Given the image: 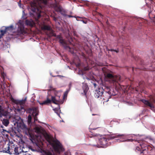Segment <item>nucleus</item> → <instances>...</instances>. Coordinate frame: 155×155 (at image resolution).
I'll use <instances>...</instances> for the list:
<instances>
[{
    "instance_id": "nucleus-26",
    "label": "nucleus",
    "mask_w": 155,
    "mask_h": 155,
    "mask_svg": "<svg viewBox=\"0 0 155 155\" xmlns=\"http://www.w3.org/2000/svg\"><path fill=\"white\" fill-rule=\"evenodd\" d=\"M6 33V31L5 30H1L0 31V39Z\"/></svg>"
},
{
    "instance_id": "nucleus-32",
    "label": "nucleus",
    "mask_w": 155,
    "mask_h": 155,
    "mask_svg": "<svg viewBox=\"0 0 155 155\" xmlns=\"http://www.w3.org/2000/svg\"><path fill=\"white\" fill-rule=\"evenodd\" d=\"M39 2L45 5L47 4L48 0H39Z\"/></svg>"
},
{
    "instance_id": "nucleus-45",
    "label": "nucleus",
    "mask_w": 155,
    "mask_h": 155,
    "mask_svg": "<svg viewBox=\"0 0 155 155\" xmlns=\"http://www.w3.org/2000/svg\"><path fill=\"white\" fill-rule=\"evenodd\" d=\"M93 135H94V136H97V135L96 134H93Z\"/></svg>"
},
{
    "instance_id": "nucleus-44",
    "label": "nucleus",
    "mask_w": 155,
    "mask_h": 155,
    "mask_svg": "<svg viewBox=\"0 0 155 155\" xmlns=\"http://www.w3.org/2000/svg\"><path fill=\"white\" fill-rule=\"evenodd\" d=\"M99 15L101 17H103V15L100 13L99 14Z\"/></svg>"
},
{
    "instance_id": "nucleus-30",
    "label": "nucleus",
    "mask_w": 155,
    "mask_h": 155,
    "mask_svg": "<svg viewBox=\"0 0 155 155\" xmlns=\"http://www.w3.org/2000/svg\"><path fill=\"white\" fill-rule=\"evenodd\" d=\"M6 132L7 133H8V132L5 130L3 129V131L2 132V134L3 135H4L6 136L7 137H8V135L7 134H5V133Z\"/></svg>"
},
{
    "instance_id": "nucleus-39",
    "label": "nucleus",
    "mask_w": 155,
    "mask_h": 155,
    "mask_svg": "<svg viewBox=\"0 0 155 155\" xmlns=\"http://www.w3.org/2000/svg\"><path fill=\"white\" fill-rule=\"evenodd\" d=\"M81 20V21H82L83 22V23H84V24H86L87 23V21H84V20Z\"/></svg>"
},
{
    "instance_id": "nucleus-19",
    "label": "nucleus",
    "mask_w": 155,
    "mask_h": 155,
    "mask_svg": "<svg viewBox=\"0 0 155 155\" xmlns=\"http://www.w3.org/2000/svg\"><path fill=\"white\" fill-rule=\"evenodd\" d=\"M25 24L27 25L30 27H33L34 25V23L32 21L28 20H26Z\"/></svg>"
},
{
    "instance_id": "nucleus-34",
    "label": "nucleus",
    "mask_w": 155,
    "mask_h": 155,
    "mask_svg": "<svg viewBox=\"0 0 155 155\" xmlns=\"http://www.w3.org/2000/svg\"><path fill=\"white\" fill-rule=\"evenodd\" d=\"M35 131L37 132L38 133H39L41 132L40 130L38 128H36L35 129Z\"/></svg>"
},
{
    "instance_id": "nucleus-40",
    "label": "nucleus",
    "mask_w": 155,
    "mask_h": 155,
    "mask_svg": "<svg viewBox=\"0 0 155 155\" xmlns=\"http://www.w3.org/2000/svg\"><path fill=\"white\" fill-rule=\"evenodd\" d=\"M80 18V17H78V16L77 17H76V20H77V21H79V20L78 19V18Z\"/></svg>"
},
{
    "instance_id": "nucleus-4",
    "label": "nucleus",
    "mask_w": 155,
    "mask_h": 155,
    "mask_svg": "<svg viewBox=\"0 0 155 155\" xmlns=\"http://www.w3.org/2000/svg\"><path fill=\"white\" fill-rule=\"evenodd\" d=\"M11 100L14 101L16 104H19L20 106V107H18L17 109V110L19 112H20L22 110H23V111L25 112V102L26 100V98H25L24 99L21 100H17L16 101L14 100V99L12 98Z\"/></svg>"
},
{
    "instance_id": "nucleus-47",
    "label": "nucleus",
    "mask_w": 155,
    "mask_h": 155,
    "mask_svg": "<svg viewBox=\"0 0 155 155\" xmlns=\"http://www.w3.org/2000/svg\"><path fill=\"white\" fill-rule=\"evenodd\" d=\"M52 76L53 77L58 76V75H55V76L52 75Z\"/></svg>"
},
{
    "instance_id": "nucleus-46",
    "label": "nucleus",
    "mask_w": 155,
    "mask_h": 155,
    "mask_svg": "<svg viewBox=\"0 0 155 155\" xmlns=\"http://www.w3.org/2000/svg\"><path fill=\"white\" fill-rule=\"evenodd\" d=\"M94 85L95 87H96V86L97 85V84H96L94 83Z\"/></svg>"
},
{
    "instance_id": "nucleus-48",
    "label": "nucleus",
    "mask_w": 155,
    "mask_h": 155,
    "mask_svg": "<svg viewBox=\"0 0 155 155\" xmlns=\"http://www.w3.org/2000/svg\"><path fill=\"white\" fill-rule=\"evenodd\" d=\"M139 86L140 87V82L139 83Z\"/></svg>"
},
{
    "instance_id": "nucleus-28",
    "label": "nucleus",
    "mask_w": 155,
    "mask_h": 155,
    "mask_svg": "<svg viewBox=\"0 0 155 155\" xmlns=\"http://www.w3.org/2000/svg\"><path fill=\"white\" fill-rule=\"evenodd\" d=\"M51 101L54 103L55 104H58V101L56 100L55 97H54L52 96H51Z\"/></svg>"
},
{
    "instance_id": "nucleus-6",
    "label": "nucleus",
    "mask_w": 155,
    "mask_h": 155,
    "mask_svg": "<svg viewBox=\"0 0 155 155\" xmlns=\"http://www.w3.org/2000/svg\"><path fill=\"white\" fill-rule=\"evenodd\" d=\"M106 77L109 79H111L114 83H119L121 82L120 76V75H113L110 73H107Z\"/></svg>"
},
{
    "instance_id": "nucleus-36",
    "label": "nucleus",
    "mask_w": 155,
    "mask_h": 155,
    "mask_svg": "<svg viewBox=\"0 0 155 155\" xmlns=\"http://www.w3.org/2000/svg\"><path fill=\"white\" fill-rule=\"evenodd\" d=\"M73 33L74 36H77V32L76 31H73Z\"/></svg>"
},
{
    "instance_id": "nucleus-21",
    "label": "nucleus",
    "mask_w": 155,
    "mask_h": 155,
    "mask_svg": "<svg viewBox=\"0 0 155 155\" xmlns=\"http://www.w3.org/2000/svg\"><path fill=\"white\" fill-rule=\"evenodd\" d=\"M143 148H141L140 147V146H136V148L135 149V151L137 152H140V155H143V153H140L142 152V150H143Z\"/></svg>"
},
{
    "instance_id": "nucleus-24",
    "label": "nucleus",
    "mask_w": 155,
    "mask_h": 155,
    "mask_svg": "<svg viewBox=\"0 0 155 155\" xmlns=\"http://www.w3.org/2000/svg\"><path fill=\"white\" fill-rule=\"evenodd\" d=\"M13 26L12 25H11L9 26L6 27L5 30L6 31V32L8 31H12L13 30Z\"/></svg>"
},
{
    "instance_id": "nucleus-11",
    "label": "nucleus",
    "mask_w": 155,
    "mask_h": 155,
    "mask_svg": "<svg viewBox=\"0 0 155 155\" xmlns=\"http://www.w3.org/2000/svg\"><path fill=\"white\" fill-rule=\"evenodd\" d=\"M59 12L63 16L65 17L67 15V12L62 6L59 5Z\"/></svg>"
},
{
    "instance_id": "nucleus-29",
    "label": "nucleus",
    "mask_w": 155,
    "mask_h": 155,
    "mask_svg": "<svg viewBox=\"0 0 155 155\" xmlns=\"http://www.w3.org/2000/svg\"><path fill=\"white\" fill-rule=\"evenodd\" d=\"M44 153L45 155H55L53 154L52 153L49 151H45Z\"/></svg>"
},
{
    "instance_id": "nucleus-7",
    "label": "nucleus",
    "mask_w": 155,
    "mask_h": 155,
    "mask_svg": "<svg viewBox=\"0 0 155 155\" xmlns=\"http://www.w3.org/2000/svg\"><path fill=\"white\" fill-rule=\"evenodd\" d=\"M141 101L147 107H149L150 108L153 110L154 108V107L152 104L153 102H155V100L154 98H153L151 102H150L149 101L146 100L144 99H142Z\"/></svg>"
},
{
    "instance_id": "nucleus-33",
    "label": "nucleus",
    "mask_w": 155,
    "mask_h": 155,
    "mask_svg": "<svg viewBox=\"0 0 155 155\" xmlns=\"http://www.w3.org/2000/svg\"><path fill=\"white\" fill-rule=\"evenodd\" d=\"M54 110L58 115V109L57 108H55L53 109Z\"/></svg>"
},
{
    "instance_id": "nucleus-15",
    "label": "nucleus",
    "mask_w": 155,
    "mask_h": 155,
    "mask_svg": "<svg viewBox=\"0 0 155 155\" xmlns=\"http://www.w3.org/2000/svg\"><path fill=\"white\" fill-rule=\"evenodd\" d=\"M18 31L20 34H23L25 32L24 27L23 25H21L18 27Z\"/></svg>"
},
{
    "instance_id": "nucleus-13",
    "label": "nucleus",
    "mask_w": 155,
    "mask_h": 155,
    "mask_svg": "<svg viewBox=\"0 0 155 155\" xmlns=\"http://www.w3.org/2000/svg\"><path fill=\"white\" fill-rule=\"evenodd\" d=\"M69 90H67L64 93L63 97L62 100H59V104H62L64 101L67 99L68 94L69 92Z\"/></svg>"
},
{
    "instance_id": "nucleus-14",
    "label": "nucleus",
    "mask_w": 155,
    "mask_h": 155,
    "mask_svg": "<svg viewBox=\"0 0 155 155\" xmlns=\"http://www.w3.org/2000/svg\"><path fill=\"white\" fill-rule=\"evenodd\" d=\"M43 146V144L42 142L36 143L35 145V148L39 151L42 150Z\"/></svg>"
},
{
    "instance_id": "nucleus-17",
    "label": "nucleus",
    "mask_w": 155,
    "mask_h": 155,
    "mask_svg": "<svg viewBox=\"0 0 155 155\" xmlns=\"http://www.w3.org/2000/svg\"><path fill=\"white\" fill-rule=\"evenodd\" d=\"M8 112L2 109L1 106H0V117H2V116H6L8 115Z\"/></svg>"
},
{
    "instance_id": "nucleus-50",
    "label": "nucleus",
    "mask_w": 155,
    "mask_h": 155,
    "mask_svg": "<svg viewBox=\"0 0 155 155\" xmlns=\"http://www.w3.org/2000/svg\"><path fill=\"white\" fill-rule=\"evenodd\" d=\"M97 115V114H92V115H93V116H94V115Z\"/></svg>"
},
{
    "instance_id": "nucleus-41",
    "label": "nucleus",
    "mask_w": 155,
    "mask_h": 155,
    "mask_svg": "<svg viewBox=\"0 0 155 155\" xmlns=\"http://www.w3.org/2000/svg\"><path fill=\"white\" fill-rule=\"evenodd\" d=\"M114 51H115L117 53H118L119 52V51L118 50H114Z\"/></svg>"
},
{
    "instance_id": "nucleus-49",
    "label": "nucleus",
    "mask_w": 155,
    "mask_h": 155,
    "mask_svg": "<svg viewBox=\"0 0 155 155\" xmlns=\"http://www.w3.org/2000/svg\"><path fill=\"white\" fill-rule=\"evenodd\" d=\"M54 20L56 21V18H54Z\"/></svg>"
},
{
    "instance_id": "nucleus-56",
    "label": "nucleus",
    "mask_w": 155,
    "mask_h": 155,
    "mask_svg": "<svg viewBox=\"0 0 155 155\" xmlns=\"http://www.w3.org/2000/svg\"><path fill=\"white\" fill-rule=\"evenodd\" d=\"M64 155H68L65 154Z\"/></svg>"
},
{
    "instance_id": "nucleus-31",
    "label": "nucleus",
    "mask_w": 155,
    "mask_h": 155,
    "mask_svg": "<svg viewBox=\"0 0 155 155\" xmlns=\"http://www.w3.org/2000/svg\"><path fill=\"white\" fill-rule=\"evenodd\" d=\"M31 115H29L28 117V121L29 124H30L31 122Z\"/></svg>"
},
{
    "instance_id": "nucleus-38",
    "label": "nucleus",
    "mask_w": 155,
    "mask_h": 155,
    "mask_svg": "<svg viewBox=\"0 0 155 155\" xmlns=\"http://www.w3.org/2000/svg\"><path fill=\"white\" fill-rule=\"evenodd\" d=\"M65 17H69V18H73V17L75 18V16H72L71 15H67Z\"/></svg>"
},
{
    "instance_id": "nucleus-12",
    "label": "nucleus",
    "mask_w": 155,
    "mask_h": 155,
    "mask_svg": "<svg viewBox=\"0 0 155 155\" xmlns=\"http://www.w3.org/2000/svg\"><path fill=\"white\" fill-rule=\"evenodd\" d=\"M59 42L61 43V45H62L64 48L67 47V42L66 41L61 37L60 35H59Z\"/></svg>"
},
{
    "instance_id": "nucleus-51",
    "label": "nucleus",
    "mask_w": 155,
    "mask_h": 155,
    "mask_svg": "<svg viewBox=\"0 0 155 155\" xmlns=\"http://www.w3.org/2000/svg\"><path fill=\"white\" fill-rule=\"evenodd\" d=\"M136 90L137 91H138V90H137V88H136Z\"/></svg>"
},
{
    "instance_id": "nucleus-1",
    "label": "nucleus",
    "mask_w": 155,
    "mask_h": 155,
    "mask_svg": "<svg viewBox=\"0 0 155 155\" xmlns=\"http://www.w3.org/2000/svg\"><path fill=\"white\" fill-rule=\"evenodd\" d=\"M118 137H120V139L124 140H121V142L132 141L133 140L132 139H127V136L124 134H114L108 136L104 135L102 136L99 139V143L101 145L100 147H105L107 146V142L110 140Z\"/></svg>"
},
{
    "instance_id": "nucleus-5",
    "label": "nucleus",
    "mask_w": 155,
    "mask_h": 155,
    "mask_svg": "<svg viewBox=\"0 0 155 155\" xmlns=\"http://www.w3.org/2000/svg\"><path fill=\"white\" fill-rule=\"evenodd\" d=\"M104 91L105 92L104 93V94L103 95L104 98L103 99L105 101L107 102L108 101L109 99L111 98L112 95H114L113 94H111V90L110 88L108 87H104Z\"/></svg>"
},
{
    "instance_id": "nucleus-3",
    "label": "nucleus",
    "mask_w": 155,
    "mask_h": 155,
    "mask_svg": "<svg viewBox=\"0 0 155 155\" xmlns=\"http://www.w3.org/2000/svg\"><path fill=\"white\" fill-rule=\"evenodd\" d=\"M45 138L49 144L55 150L58 152V141L54 140L53 137L48 135Z\"/></svg>"
},
{
    "instance_id": "nucleus-42",
    "label": "nucleus",
    "mask_w": 155,
    "mask_h": 155,
    "mask_svg": "<svg viewBox=\"0 0 155 155\" xmlns=\"http://www.w3.org/2000/svg\"><path fill=\"white\" fill-rule=\"evenodd\" d=\"M114 50L113 49H111L109 50V51H114Z\"/></svg>"
},
{
    "instance_id": "nucleus-8",
    "label": "nucleus",
    "mask_w": 155,
    "mask_h": 155,
    "mask_svg": "<svg viewBox=\"0 0 155 155\" xmlns=\"http://www.w3.org/2000/svg\"><path fill=\"white\" fill-rule=\"evenodd\" d=\"M104 89L103 87H100L97 90H95L94 96L96 98L101 97L103 95Z\"/></svg>"
},
{
    "instance_id": "nucleus-37",
    "label": "nucleus",
    "mask_w": 155,
    "mask_h": 155,
    "mask_svg": "<svg viewBox=\"0 0 155 155\" xmlns=\"http://www.w3.org/2000/svg\"><path fill=\"white\" fill-rule=\"evenodd\" d=\"M51 36H56V34L54 33L53 31H51V35H50Z\"/></svg>"
},
{
    "instance_id": "nucleus-18",
    "label": "nucleus",
    "mask_w": 155,
    "mask_h": 155,
    "mask_svg": "<svg viewBox=\"0 0 155 155\" xmlns=\"http://www.w3.org/2000/svg\"><path fill=\"white\" fill-rule=\"evenodd\" d=\"M13 147H11L10 148L9 146H8V149L7 150L5 151V152L10 154H13L14 151L13 148L15 147L14 145H13Z\"/></svg>"
},
{
    "instance_id": "nucleus-35",
    "label": "nucleus",
    "mask_w": 155,
    "mask_h": 155,
    "mask_svg": "<svg viewBox=\"0 0 155 155\" xmlns=\"http://www.w3.org/2000/svg\"><path fill=\"white\" fill-rule=\"evenodd\" d=\"M89 69V68L88 66L84 67L83 69L85 71L88 70Z\"/></svg>"
},
{
    "instance_id": "nucleus-10",
    "label": "nucleus",
    "mask_w": 155,
    "mask_h": 155,
    "mask_svg": "<svg viewBox=\"0 0 155 155\" xmlns=\"http://www.w3.org/2000/svg\"><path fill=\"white\" fill-rule=\"evenodd\" d=\"M21 128L23 130V132L27 135L31 136V130L30 129L27 127L24 124L21 125Z\"/></svg>"
},
{
    "instance_id": "nucleus-20",
    "label": "nucleus",
    "mask_w": 155,
    "mask_h": 155,
    "mask_svg": "<svg viewBox=\"0 0 155 155\" xmlns=\"http://www.w3.org/2000/svg\"><path fill=\"white\" fill-rule=\"evenodd\" d=\"M64 149L63 147V145L59 141V154H60V152H63L64 151Z\"/></svg>"
},
{
    "instance_id": "nucleus-54",
    "label": "nucleus",
    "mask_w": 155,
    "mask_h": 155,
    "mask_svg": "<svg viewBox=\"0 0 155 155\" xmlns=\"http://www.w3.org/2000/svg\"><path fill=\"white\" fill-rule=\"evenodd\" d=\"M54 1H55V2H56L55 0H54Z\"/></svg>"
},
{
    "instance_id": "nucleus-16",
    "label": "nucleus",
    "mask_w": 155,
    "mask_h": 155,
    "mask_svg": "<svg viewBox=\"0 0 155 155\" xmlns=\"http://www.w3.org/2000/svg\"><path fill=\"white\" fill-rule=\"evenodd\" d=\"M82 88L84 91V95L86 96L87 93V92L89 89L88 87L87 84H84L83 85Z\"/></svg>"
},
{
    "instance_id": "nucleus-9",
    "label": "nucleus",
    "mask_w": 155,
    "mask_h": 155,
    "mask_svg": "<svg viewBox=\"0 0 155 155\" xmlns=\"http://www.w3.org/2000/svg\"><path fill=\"white\" fill-rule=\"evenodd\" d=\"M29 110L33 111L32 115L34 117L35 121H37L38 120L37 116L38 114V108L37 107H32V108H30Z\"/></svg>"
},
{
    "instance_id": "nucleus-23",
    "label": "nucleus",
    "mask_w": 155,
    "mask_h": 155,
    "mask_svg": "<svg viewBox=\"0 0 155 155\" xmlns=\"http://www.w3.org/2000/svg\"><path fill=\"white\" fill-rule=\"evenodd\" d=\"M42 29L43 30H47L50 31L51 29V27L49 25H44L42 27Z\"/></svg>"
},
{
    "instance_id": "nucleus-53",
    "label": "nucleus",
    "mask_w": 155,
    "mask_h": 155,
    "mask_svg": "<svg viewBox=\"0 0 155 155\" xmlns=\"http://www.w3.org/2000/svg\"><path fill=\"white\" fill-rule=\"evenodd\" d=\"M58 116H59V117L60 118H61V117H60V114H59Z\"/></svg>"
},
{
    "instance_id": "nucleus-2",
    "label": "nucleus",
    "mask_w": 155,
    "mask_h": 155,
    "mask_svg": "<svg viewBox=\"0 0 155 155\" xmlns=\"http://www.w3.org/2000/svg\"><path fill=\"white\" fill-rule=\"evenodd\" d=\"M31 10L32 13L30 12L31 16H32L35 20L38 21L41 16L44 15V13L41 11L42 6L38 3L37 5L35 3H34L31 4Z\"/></svg>"
},
{
    "instance_id": "nucleus-43",
    "label": "nucleus",
    "mask_w": 155,
    "mask_h": 155,
    "mask_svg": "<svg viewBox=\"0 0 155 155\" xmlns=\"http://www.w3.org/2000/svg\"><path fill=\"white\" fill-rule=\"evenodd\" d=\"M58 77H59L60 78H61V77H64V76H61V75H59Z\"/></svg>"
},
{
    "instance_id": "nucleus-22",
    "label": "nucleus",
    "mask_w": 155,
    "mask_h": 155,
    "mask_svg": "<svg viewBox=\"0 0 155 155\" xmlns=\"http://www.w3.org/2000/svg\"><path fill=\"white\" fill-rule=\"evenodd\" d=\"M51 101L50 99L48 98L46 100L44 101L42 103H40V104L42 105L47 104H48L50 103Z\"/></svg>"
},
{
    "instance_id": "nucleus-25",
    "label": "nucleus",
    "mask_w": 155,
    "mask_h": 155,
    "mask_svg": "<svg viewBox=\"0 0 155 155\" xmlns=\"http://www.w3.org/2000/svg\"><path fill=\"white\" fill-rule=\"evenodd\" d=\"M2 123L5 126H7L9 124V120L7 119H4L2 121Z\"/></svg>"
},
{
    "instance_id": "nucleus-55",
    "label": "nucleus",
    "mask_w": 155,
    "mask_h": 155,
    "mask_svg": "<svg viewBox=\"0 0 155 155\" xmlns=\"http://www.w3.org/2000/svg\"><path fill=\"white\" fill-rule=\"evenodd\" d=\"M24 155H27L26 154H24Z\"/></svg>"
},
{
    "instance_id": "nucleus-52",
    "label": "nucleus",
    "mask_w": 155,
    "mask_h": 155,
    "mask_svg": "<svg viewBox=\"0 0 155 155\" xmlns=\"http://www.w3.org/2000/svg\"><path fill=\"white\" fill-rule=\"evenodd\" d=\"M61 121L64 122V121H63V120H60V122H61Z\"/></svg>"
},
{
    "instance_id": "nucleus-27",
    "label": "nucleus",
    "mask_w": 155,
    "mask_h": 155,
    "mask_svg": "<svg viewBox=\"0 0 155 155\" xmlns=\"http://www.w3.org/2000/svg\"><path fill=\"white\" fill-rule=\"evenodd\" d=\"M18 147H14L13 153L16 154L18 155L19 154V153H18Z\"/></svg>"
}]
</instances>
